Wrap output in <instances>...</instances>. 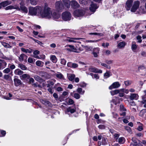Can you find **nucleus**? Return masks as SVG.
I'll return each mask as SVG.
<instances>
[{
    "mask_svg": "<svg viewBox=\"0 0 146 146\" xmlns=\"http://www.w3.org/2000/svg\"><path fill=\"white\" fill-rule=\"evenodd\" d=\"M50 9L46 4L45 5L43 11H42V8L40 6L30 7L29 8V14L32 16L38 15L42 18H50L51 16Z\"/></svg>",
    "mask_w": 146,
    "mask_h": 146,
    "instance_id": "nucleus-1",
    "label": "nucleus"
},
{
    "mask_svg": "<svg viewBox=\"0 0 146 146\" xmlns=\"http://www.w3.org/2000/svg\"><path fill=\"white\" fill-rule=\"evenodd\" d=\"M62 19L65 21H69L70 20L71 15L68 12H65L62 13Z\"/></svg>",
    "mask_w": 146,
    "mask_h": 146,
    "instance_id": "nucleus-2",
    "label": "nucleus"
},
{
    "mask_svg": "<svg viewBox=\"0 0 146 146\" xmlns=\"http://www.w3.org/2000/svg\"><path fill=\"white\" fill-rule=\"evenodd\" d=\"M64 7L61 1L57 2L56 3V9L59 12L61 11Z\"/></svg>",
    "mask_w": 146,
    "mask_h": 146,
    "instance_id": "nucleus-3",
    "label": "nucleus"
},
{
    "mask_svg": "<svg viewBox=\"0 0 146 146\" xmlns=\"http://www.w3.org/2000/svg\"><path fill=\"white\" fill-rule=\"evenodd\" d=\"M140 2L138 1H135L131 9V11L132 12H135L139 7Z\"/></svg>",
    "mask_w": 146,
    "mask_h": 146,
    "instance_id": "nucleus-4",
    "label": "nucleus"
},
{
    "mask_svg": "<svg viewBox=\"0 0 146 146\" xmlns=\"http://www.w3.org/2000/svg\"><path fill=\"white\" fill-rule=\"evenodd\" d=\"M84 14V12L82 10H76L74 13V15L77 17L82 16Z\"/></svg>",
    "mask_w": 146,
    "mask_h": 146,
    "instance_id": "nucleus-5",
    "label": "nucleus"
},
{
    "mask_svg": "<svg viewBox=\"0 0 146 146\" xmlns=\"http://www.w3.org/2000/svg\"><path fill=\"white\" fill-rule=\"evenodd\" d=\"M132 141L134 143H131V144L134 146H143L141 142L139 140L136 139L134 138L132 139Z\"/></svg>",
    "mask_w": 146,
    "mask_h": 146,
    "instance_id": "nucleus-6",
    "label": "nucleus"
},
{
    "mask_svg": "<svg viewBox=\"0 0 146 146\" xmlns=\"http://www.w3.org/2000/svg\"><path fill=\"white\" fill-rule=\"evenodd\" d=\"M121 86V84L118 82H113L110 85L109 88L110 90H112L114 88H119Z\"/></svg>",
    "mask_w": 146,
    "mask_h": 146,
    "instance_id": "nucleus-7",
    "label": "nucleus"
},
{
    "mask_svg": "<svg viewBox=\"0 0 146 146\" xmlns=\"http://www.w3.org/2000/svg\"><path fill=\"white\" fill-rule=\"evenodd\" d=\"M76 110V108L75 107L73 106H70L65 111V113L68 114H70L69 113H74Z\"/></svg>",
    "mask_w": 146,
    "mask_h": 146,
    "instance_id": "nucleus-8",
    "label": "nucleus"
},
{
    "mask_svg": "<svg viewBox=\"0 0 146 146\" xmlns=\"http://www.w3.org/2000/svg\"><path fill=\"white\" fill-rule=\"evenodd\" d=\"M89 71L91 72L101 73H102V71L101 70L94 67L92 66H90L88 68Z\"/></svg>",
    "mask_w": 146,
    "mask_h": 146,
    "instance_id": "nucleus-9",
    "label": "nucleus"
},
{
    "mask_svg": "<svg viewBox=\"0 0 146 146\" xmlns=\"http://www.w3.org/2000/svg\"><path fill=\"white\" fill-rule=\"evenodd\" d=\"M70 4L72 7L74 9L78 8L80 6L78 3L74 0H73L71 1Z\"/></svg>",
    "mask_w": 146,
    "mask_h": 146,
    "instance_id": "nucleus-10",
    "label": "nucleus"
},
{
    "mask_svg": "<svg viewBox=\"0 0 146 146\" xmlns=\"http://www.w3.org/2000/svg\"><path fill=\"white\" fill-rule=\"evenodd\" d=\"M133 3V0H128L126 3L125 7L127 10H129L131 7Z\"/></svg>",
    "mask_w": 146,
    "mask_h": 146,
    "instance_id": "nucleus-11",
    "label": "nucleus"
},
{
    "mask_svg": "<svg viewBox=\"0 0 146 146\" xmlns=\"http://www.w3.org/2000/svg\"><path fill=\"white\" fill-rule=\"evenodd\" d=\"M100 50L98 48H94L93 49L92 54L95 57H97L98 56Z\"/></svg>",
    "mask_w": 146,
    "mask_h": 146,
    "instance_id": "nucleus-12",
    "label": "nucleus"
},
{
    "mask_svg": "<svg viewBox=\"0 0 146 146\" xmlns=\"http://www.w3.org/2000/svg\"><path fill=\"white\" fill-rule=\"evenodd\" d=\"M98 6L97 5L95 4L92 3L90 7V9L91 11L94 12L96 9L98 8Z\"/></svg>",
    "mask_w": 146,
    "mask_h": 146,
    "instance_id": "nucleus-13",
    "label": "nucleus"
},
{
    "mask_svg": "<svg viewBox=\"0 0 146 146\" xmlns=\"http://www.w3.org/2000/svg\"><path fill=\"white\" fill-rule=\"evenodd\" d=\"M7 63L4 60H3L0 62V70L4 68L6 66Z\"/></svg>",
    "mask_w": 146,
    "mask_h": 146,
    "instance_id": "nucleus-14",
    "label": "nucleus"
},
{
    "mask_svg": "<svg viewBox=\"0 0 146 146\" xmlns=\"http://www.w3.org/2000/svg\"><path fill=\"white\" fill-rule=\"evenodd\" d=\"M13 9H19V8L18 6L15 5L14 6L9 5L5 8V10H11Z\"/></svg>",
    "mask_w": 146,
    "mask_h": 146,
    "instance_id": "nucleus-15",
    "label": "nucleus"
},
{
    "mask_svg": "<svg viewBox=\"0 0 146 146\" xmlns=\"http://www.w3.org/2000/svg\"><path fill=\"white\" fill-rule=\"evenodd\" d=\"M138 95L136 94H131L129 97L130 99L131 100H137L138 98Z\"/></svg>",
    "mask_w": 146,
    "mask_h": 146,
    "instance_id": "nucleus-16",
    "label": "nucleus"
},
{
    "mask_svg": "<svg viewBox=\"0 0 146 146\" xmlns=\"http://www.w3.org/2000/svg\"><path fill=\"white\" fill-rule=\"evenodd\" d=\"M40 102L42 104L47 106H51V105L50 102L46 99L41 100Z\"/></svg>",
    "mask_w": 146,
    "mask_h": 146,
    "instance_id": "nucleus-17",
    "label": "nucleus"
},
{
    "mask_svg": "<svg viewBox=\"0 0 146 146\" xmlns=\"http://www.w3.org/2000/svg\"><path fill=\"white\" fill-rule=\"evenodd\" d=\"M51 11V10H50ZM51 11V16L50 17V18H48V19H50L51 18V16H52L53 18L54 19H58L60 17V15L58 13H56L55 12H54L52 14Z\"/></svg>",
    "mask_w": 146,
    "mask_h": 146,
    "instance_id": "nucleus-18",
    "label": "nucleus"
},
{
    "mask_svg": "<svg viewBox=\"0 0 146 146\" xmlns=\"http://www.w3.org/2000/svg\"><path fill=\"white\" fill-rule=\"evenodd\" d=\"M14 81L15 85L16 86H18L19 85L21 84V80L17 78H15L14 79Z\"/></svg>",
    "mask_w": 146,
    "mask_h": 146,
    "instance_id": "nucleus-19",
    "label": "nucleus"
},
{
    "mask_svg": "<svg viewBox=\"0 0 146 146\" xmlns=\"http://www.w3.org/2000/svg\"><path fill=\"white\" fill-rule=\"evenodd\" d=\"M11 1L7 0L1 3V4L2 7H4L11 4Z\"/></svg>",
    "mask_w": 146,
    "mask_h": 146,
    "instance_id": "nucleus-20",
    "label": "nucleus"
},
{
    "mask_svg": "<svg viewBox=\"0 0 146 146\" xmlns=\"http://www.w3.org/2000/svg\"><path fill=\"white\" fill-rule=\"evenodd\" d=\"M137 46L138 45L136 44L135 42H132L131 46L132 50L133 52H135V50L137 49Z\"/></svg>",
    "mask_w": 146,
    "mask_h": 146,
    "instance_id": "nucleus-21",
    "label": "nucleus"
},
{
    "mask_svg": "<svg viewBox=\"0 0 146 146\" xmlns=\"http://www.w3.org/2000/svg\"><path fill=\"white\" fill-rule=\"evenodd\" d=\"M64 5L68 8L70 7V2L69 0H62Z\"/></svg>",
    "mask_w": 146,
    "mask_h": 146,
    "instance_id": "nucleus-22",
    "label": "nucleus"
},
{
    "mask_svg": "<svg viewBox=\"0 0 146 146\" xmlns=\"http://www.w3.org/2000/svg\"><path fill=\"white\" fill-rule=\"evenodd\" d=\"M27 55L24 54H20L19 57V60L20 62H22L23 61L24 58H27Z\"/></svg>",
    "mask_w": 146,
    "mask_h": 146,
    "instance_id": "nucleus-23",
    "label": "nucleus"
},
{
    "mask_svg": "<svg viewBox=\"0 0 146 146\" xmlns=\"http://www.w3.org/2000/svg\"><path fill=\"white\" fill-rule=\"evenodd\" d=\"M30 77V76L27 74H25L20 76V78L21 80L25 79H29Z\"/></svg>",
    "mask_w": 146,
    "mask_h": 146,
    "instance_id": "nucleus-24",
    "label": "nucleus"
},
{
    "mask_svg": "<svg viewBox=\"0 0 146 146\" xmlns=\"http://www.w3.org/2000/svg\"><path fill=\"white\" fill-rule=\"evenodd\" d=\"M14 73L16 75H21L23 74V72L19 69L18 68L15 70Z\"/></svg>",
    "mask_w": 146,
    "mask_h": 146,
    "instance_id": "nucleus-25",
    "label": "nucleus"
},
{
    "mask_svg": "<svg viewBox=\"0 0 146 146\" xmlns=\"http://www.w3.org/2000/svg\"><path fill=\"white\" fill-rule=\"evenodd\" d=\"M68 77L69 80L71 81H74L75 77V76L74 74H69L68 75Z\"/></svg>",
    "mask_w": 146,
    "mask_h": 146,
    "instance_id": "nucleus-26",
    "label": "nucleus"
},
{
    "mask_svg": "<svg viewBox=\"0 0 146 146\" xmlns=\"http://www.w3.org/2000/svg\"><path fill=\"white\" fill-rule=\"evenodd\" d=\"M21 50L23 52L26 53H31L32 52V50L31 48L25 49L23 48H21Z\"/></svg>",
    "mask_w": 146,
    "mask_h": 146,
    "instance_id": "nucleus-27",
    "label": "nucleus"
},
{
    "mask_svg": "<svg viewBox=\"0 0 146 146\" xmlns=\"http://www.w3.org/2000/svg\"><path fill=\"white\" fill-rule=\"evenodd\" d=\"M55 76L57 78L61 79H64V77L63 74L60 72H58V73L55 74Z\"/></svg>",
    "mask_w": 146,
    "mask_h": 146,
    "instance_id": "nucleus-28",
    "label": "nucleus"
},
{
    "mask_svg": "<svg viewBox=\"0 0 146 146\" xmlns=\"http://www.w3.org/2000/svg\"><path fill=\"white\" fill-rule=\"evenodd\" d=\"M126 44V43L125 42L122 41L118 43L117 46L119 48H124Z\"/></svg>",
    "mask_w": 146,
    "mask_h": 146,
    "instance_id": "nucleus-29",
    "label": "nucleus"
},
{
    "mask_svg": "<svg viewBox=\"0 0 146 146\" xmlns=\"http://www.w3.org/2000/svg\"><path fill=\"white\" fill-rule=\"evenodd\" d=\"M68 38H70V39H66L65 40V41H68L69 42H75V41L73 40H72V39L73 40H78L80 39H83V38H71L70 37H68Z\"/></svg>",
    "mask_w": 146,
    "mask_h": 146,
    "instance_id": "nucleus-30",
    "label": "nucleus"
},
{
    "mask_svg": "<svg viewBox=\"0 0 146 146\" xmlns=\"http://www.w3.org/2000/svg\"><path fill=\"white\" fill-rule=\"evenodd\" d=\"M50 59L54 63H56L57 61V59L56 56L54 55H51L50 56Z\"/></svg>",
    "mask_w": 146,
    "mask_h": 146,
    "instance_id": "nucleus-31",
    "label": "nucleus"
},
{
    "mask_svg": "<svg viewBox=\"0 0 146 146\" xmlns=\"http://www.w3.org/2000/svg\"><path fill=\"white\" fill-rule=\"evenodd\" d=\"M34 78L35 80L41 83L44 81V80L42 79L38 76H34Z\"/></svg>",
    "mask_w": 146,
    "mask_h": 146,
    "instance_id": "nucleus-32",
    "label": "nucleus"
},
{
    "mask_svg": "<svg viewBox=\"0 0 146 146\" xmlns=\"http://www.w3.org/2000/svg\"><path fill=\"white\" fill-rule=\"evenodd\" d=\"M1 42V44L5 48H11L12 47V46L10 45L9 44L5 42Z\"/></svg>",
    "mask_w": 146,
    "mask_h": 146,
    "instance_id": "nucleus-33",
    "label": "nucleus"
},
{
    "mask_svg": "<svg viewBox=\"0 0 146 146\" xmlns=\"http://www.w3.org/2000/svg\"><path fill=\"white\" fill-rule=\"evenodd\" d=\"M18 67L23 70H25L27 68L26 66L22 64H18Z\"/></svg>",
    "mask_w": 146,
    "mask_h": 146,
    "instance_id": "nucleus-34",
    "label": "nucleus"
},
{
    "mask_svg": "<svg viewBox=\"0 0 146 146\" xmlns=\"http://www.w3.org/2000/svg\"><path fill=\"white\" fill-rule=\"evenodd\" d=\"M27 1L32 5H35L37 4V2L35 0H27Z\"/></svg>",
    "mask_w": 146,
    "mask_h": 146,
    "instance_id": "nucleus-35",
    "label": "nucleus"
},
{
    "mask_svg": "<svg viewBox=\"0 0 146 146\" xmlns=\"http://www.w3.org/2000/svg\"><path fill=\"white\" fill-rule=\"evenodd\" d=\"M44 62L40 60H38L36 62V65L38 66L42 67L43 66Z\"/></svg>",
    "mask_w": 146,
    "mask_h": 146,
    "instance_id": "nucleus-36",
    "label": "nucleus"
},
{
    "mask_svg": "<svg viewBox=\"0 0 146 146\" xmlns=\"http://www.w3.org/2000/svg\"><path fill=\"white\" fill-rule=\"evenodd\" d=\"M119 90H116L111 91L110 93L111 95L113 96L119 93Z\"/></svg>",
    "mask_w": 146,
    "mask_h": 146,
    "instance_id": "nucleus-37",
    "label": "nucleus"
},
{
    "mask_svg": "<svg viewBox=\"0 0 146 146\" xmlns=\"http://www.w3.org/2000/svg\"><path fill=\"white\" fill-rule=\"evenodd\" d=\"M77 91L78 93L81 95L84 94L85 92V90H82V89L80 88H78Z\"/></svg>",
    "mask_w": 146,
    "mask_h": 146,
    "instance_id": "nucleus-38",
    "label": "nucleus"
},
{
    "mask_svg": "<svg viewBox=\"0 0 146 146\" xmlns=\"http://www.w3.org/2000/svg\"><path fill=\"white\" fill-rule=\"evenodd\" d=\"M90 1L89 0H79L80 3L86 5Z\"/></svg>",
    "mask_w": 146,
    "mask_h": 146,
    "instance_id": "nucleus-39",
    "label": "nucleus"
},
{
    "mask_svg": "<svg viewBox=\"0 0 146 146\" xmlns=\"http://www.w3.org/2000/svg\"><path fill=\"white\" fill-rule=\"evenodd\" d=\"M33 57L35 58L40 59L41 58L44 59L45 58V56L44 55H42L40 56V57H39L38 56L36 55H35L33 56Z\"/></svg>",
    "mask_w": 146,
    "mask_h": 146,
    "instance_id": "nucleus-40",
    "label": "nucleus"
},
{
    "mask_svg": "<svg viewBox=\"0 0 146 146\" xmlns=\"http://www.w3.org/2000/svg\"><path fill=\"white\" fill-rule=\"evenodd\" d=\"M21 9L25 13H27L28 12V9L25 6L21 7Z\"/></svg>",
    "mask_w": 146,
    "mask_h": 146,
    "instance_id": "nucleus-41",
    "label": "nucleus"
},
{
    "mask_svg": "<svg viewBox=\"0 0 146 146\" xmlns=\"http://www.w3.org/2000/svg\"><path fill=\"white\" fill-rule=\"evenodd\" d=\"M110 76V72L108 71H107L104 75V77L106 78H107L109 77Z\"/></svg>",
    "mask_w": 146,
    "mask_h": 146,
    "instance_id": "nucleus-42",
    "label": "nucleus"
},
{
    "mask_svg": "<svg viewBox=\"0 0 146 146\" xmlns=\"http://www.w3.org/2000/svg\"><path fill=\"white\" fill-rule=\"evenodd\" d=\"M84 48H85V50H86L88 51H91L93 48L92 47L89 46H84Z\"/></svg>",
    "mask_w": 146,
    "mask_h": 146,
    "instance_id": "nucleus-43",
    "label": "nucleus"
},
{
    "mask_svg": "<svg viewBox=\"0 0 146 146\" xmlns=\"http://www.w3.org/2000/svg\"><path fill=\"white\" fill-rule=\"evenodd\" d=\"M136 38L138 40L137 42L141 43L142 42L141 37L140 35H138L136 37Z\"/></svg>",
    "mask_w": 146,
    "mask_h": 146,
    "instance_id": "nucleus-44",
    "label": "nucleus"
},
{
    "mask_svg": "<svg viewBox=\"0 0 146 146\" xmlns=\"http://www.w3.org/2000/svg\"><path fill=\"white\" fill-rule=\"evenodd\" d=\"M6 134V131L4 130H1L0 132V137H3L5 136Z\"/></svg>",
    "mask_w": 146,
    "mask_h": 146,
    "instance_id": "nucleus-45",
    "label": "nucleus"
},
{
    "mask_svg": "<svg viewBox=\"0 0 146 146\" xmlns=\"http://www.w3.org/2000/svg\"><path fill=\"white\" fill-rule=\"evenodd\" d=\"M71 51L75 52L78 53V52L77 51V48L75 47L74 46L71 48Z\"/></svg>",
    "mask_w": 146,
    "mask_h": 146,
    "instance_id": "nucleus-46",
    "label": "nucleus"
},
{
    "mask_svg": "<svg viewBox=\"0 0 146 146\" xmlns=\"http://www.w3.org/2000/svg\"><path fill=\"white\" fill-rule=\"evenodd\" d=\"M10 70L9 68H7L3 70V72L4 73L7 74L9 73L10 72Z\"/></svg>",
    "mask_w": 146,
    "mask_h": 146,
    "instance_id": "nucleus-47",
    "label": "nucleus"
},
{
    "mask_svg": "<svg viewBox=\"0 0 146 146\" xmlns=\"http://www.w3.org/2000/svg\"><path fill=\"white\" fill-rule=\"evenodd\" d=\"M74 97L76 99H78L80 98V96L78 94L75 93L74 94Z\"/></svg>",
    "mask_w": 146,
    "mask_h": 146,
    "instance_id": "nucleus-48",
    "label": "nucleus"
},
{
    "mask_svg": "<svg viewBox=\"0 0 146 146\" xmlns=\"http://www.w3.org/2000/svg\"><path fill=\"white\" fill-rule=\"evenodd\" d=\"M78 85L81 87L84 88L86 87V84L84 82H82L80 83Z\"/></svg>",
    "mask_w": 146,
    "mask_h": 146,
    "instance_id": "nucleus-49",
    "label": "nucleus"
},
{
    "mask_svg": "<svg viewBox=\"0 0 146 146\" xmlns=\"http://www.w3.org/2000/svg\"><path fill=\"white\" fill-rule=\"evenodd\" d=\"M101 65L102 66L105 67L108 69H110L111 68V67L110 66L108 65L107 64L105 63H101Z\"/></svg>",
    "mask_w": 146,
    "mask_h": 146,
    "instance_id": "nucleus-50",
    "label": "nucleus"
},
{
    "mask_svg": "<svg viewBox=\"0 0 146 146\" xmlns=\"http://www.w3.org/2000/svg\"><path fill=\"white\" fill-rule=\"evenodd\" d=\"M120 109L121 111H126V109L124 108L123 105H120Z\"/></svg>",
    "mask_w": 146,
    "mask_h": 146,
    "instance_id": "nucleus-51",
    "label": "nucleus"
},
{
    "mask_svg": "<svg viewBox=\"0 0 146 146\" xmlns=\"http://www.w3.org/2000/svg\"><path fill=\"white\" fill-rule=\"evenodd\" d=\"M28 62L30 63L33 64L34 62V59L31 58H29Z\"/></svg>",
    "mask_w": 146,
    "mask_h": 146,
    "instance_id": "nucleus-52",
    "label": "nucleus"
},
{
    "mask_svg": "<svg viewBox=\"0 0 146 146\" xmlns=\"http://www.w3.org/2000/svg\"><path fill=\"white\" fill-rule=\"evenodd\" d=\"M98 127L101 129H105L106 126L104 125L100 124L98 126Z\"/></svg>",
    "mask_w": 146,
    "mask_h": 146,
    "instance_id": "nucleus-53",
    "label": "nucleus"
},
{
    "mask_svg": "<svg viewBox=\"0 0 146 146\" xmlns=\"http://www.w3.org/2000/svg\"><path fill=\"white\" fill-rule=\"evenodd\" d=\"M124 129L129 132H130L131 131V128L129 126H125Z\"/></svg>",
    "mask_w": 146,
    "mask_h": 146,
    "instance_id": "nucleus-54",
    "label": "nucleus"
},
{
    "mask_svg": "<svg viewBox=\"0 0 146 146\" xmlns=\"http://www.w3.org/2000/svg\"><path fill=\"white\" fill-rule=\"evenodd\" d=\"M124 139V138L123 137H121L119 138L118 139V142L120 143H123V139Z\"/></svg>",
    "mask_w": 146,
    "mask_h": 146,
    "instance_id": "nucleus-55",
    "label": "nucleus"
},
{
    "mask_svg": "<svg viewBox=\"0 0 146 146\" xmlns=\"http://www.w3.org/2000/svg\"><path fill=\"white\" fill-rule=\"evenodd\" d=\"M9 65H10L9 66L10 69H11V70L14 69L15 68V66L13 64H9Z\"/></svg>",
    "mask_w": 146,
    "mask_h": 146,
    "instance_id": "nucleus-56",
    "label": "nucleus"
},
{
    "mask_svg": "<svg viewBox=\"0 0 146 146\" xmlns=\"http://www.w3.org/2000/svg\"><path fill=\"white\" fill-rule=\"evenodd\" d=\"M76 47L77 48V51L78 52V53L83 50V48L82 47H80L78 48L77 46Z\"/></svg>",
    "mask_w": 146,
    "mask_h": 146,
    "instance_id": "nucleus-57",
    "label": "nucleus"
},
{
    "mask_svg": "<svg viewBox=\"0 0 146 146\" xmlns=\"http://www.w3.org/2000/svg\"><path fill=\"white\" fill-rule=\"evenodd\" d=\"M124 83L126 86H128L130 85L131 82L127 80L125 81Z\"/></svg>",
    "mask_w": 146,
    "mask_h": 146,
    "instance_id": "nucleus-58",
    "label": "nucleus"
},
{
    "mask_svg": "<svg viewBox=\"0 0 146 146\" xmlns=\"http://www.w3.org/2000/svg\"><path fill=\"white\" fill-rule=\"evenodd\" d=\"M98 40H87L86 41L87 42H98Z\"/></svg>",
    "mask_w": 146,
    "mask_h": 146,
    "instance_id": "nucleus-59",
    "label": "nucleus"
},
{
    "mask_svg": "<svg viewBox=\"0 0 146 146\" xmlns=\"http://www.w3.org/2000/svg\"><path fill=\"white\" fill-rule=\"evenodd\" d=\"M66 63V61L64 59L61 60V63L63 65H65Z\"/></svg>",
    "mask_w": 146,
    "mask_h": 146,
    "instance_id": "nucleus-60",
    "label": "nucleus"
},
{
    "mask_svg": "<svg viewBox=\"0 0 146 146\" xmlns=\"http://www.w3.org/2000/svg\"><path fill=\"white\" fill-rule=\"evenodd\" d=\"M78 66V65L77 64L75 63H72V68H76Z\"/></svg>",
    "mask_w": 146,
    "mask_h": 146,
    "instance_id": "nucleus-61",
    "label": "nucleus"
},
{
    "mask_svg": "<svg viewBox=\"0 0 146 146\" xmlns=\"http://www.w3.org/2000/svg\"><path fill=\"white\" fill-rule=\"evenodd\" d=\"M141 54L143 57H146V52L145 51H142L141 53Z\"/></svg>",
    "mask_w": 146,
    "mask_h": 146,
    "instance_id": "nucleus-62",
    "label": "nucleus"
},
{
    "mask_svg": "<svg viewBox=\"0 0 146 146\" xmlns=\"http://www.w3.org/2000/svg\"><path fill=\"white\" fill-rule=\"evenodd\" d=\"M40 52L39 51L36 50L33 52V54L35 55H36L39 54Z\"/></svg>",
    "mask_w": 146,
    "mask_h": 146,
    "instance_id": "nucleus-63",
    "label": "nucleus"
},
{
    "mask_svg": "<svg viewBox=\"0 0 146 146\" xmlns=\"http://www.w3.org/2000/svg\"><path fill=\"white\" fill-rule=\"evenodd\" d=\"M68 102L70 104H72L74 103V101L71 99H69Z\"/></svg>",
    "mask_w": 146,
    "mask_h": 146,
    "instance_id": "nucleus-64",
    "label": "nucleus"
}]
</instances>
